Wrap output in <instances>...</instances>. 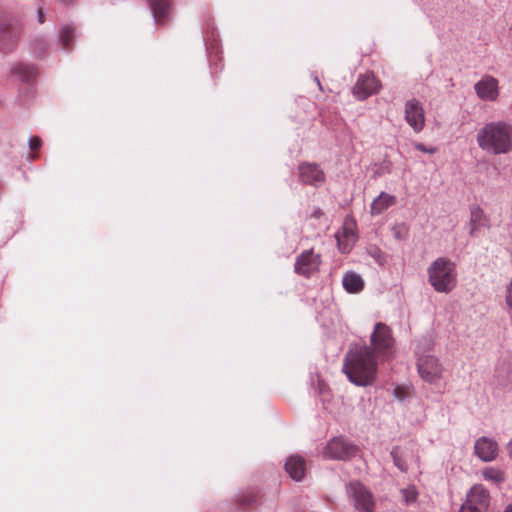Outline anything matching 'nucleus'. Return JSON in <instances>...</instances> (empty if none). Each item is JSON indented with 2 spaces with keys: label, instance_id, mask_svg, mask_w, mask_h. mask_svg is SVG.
Listing matches in <instances>:
<instances>
[{
  "label": "nucleus",
  "instance_id": "29",
  "mask_svg": "<svg viewBox=\"0 0 512 512\" xmlns=\"http://www.w3.org/2000/svg\"><path fill=\"white\" fill-rule=\"evenodd\" d=\"M41 140L38 137H31L29 139V147L31 150H37L41 146Z\"/></svg>",
  "mask_w": 512,
  "mask_h": 512
},
{
  "label": "nucleus",
  "instance_id": "30",
  "mask_svg": "<svg viewBox=\"0 0 512 512\" xmlns=\"http://www.w3.org/2000/svg\"><path fill=\"white\" fill-rule=\"evenodd\" d=\"M344 236L348 241L354 242L356 237L352 229L348 230V228L344 227L343 229Z\"/></svg>",
  "mask_w": 512,
  "mask_h": 512
},
{
  "label": "nucleus",
  "instance_id": "14",
  "mask_svg": "<svg viewBox=\"0 0 512 512\" xmlns=\"http://www.w3.org/2000/svg\"><path fill=\"white\" fill-rule=\"evenodd\" d=\"M475 455L483 462H491L498 455V443L489 437L482 436L474 444Z\"/></svg>",
  "mask_w": 512,
  "mask_h": 512
},
{
  "label": "nucleus",
  "instance_id": "27",
  "mask_svg": "<svg viewBox=\"0 0 512 512\" xmlns=\"http://www.w3.org/2000/svg\"><path fill=\"white\" fill-rule=\"evenodd\" d=\"M368 255L373 258L378 264L382 265L386 261L385 254L377 246H371L367 249Z\"/></svg>",
  "mask_w": 512,
  "mask_h": 512
},
{
  "label": "nucleus",
  "instance_id": "33",
  "mask_svg": "<svg viewBox=\"0 0 512 512\" xmlns=\"http://www.w3.org/2000/svg\"><path fill=\"white\" fill-rule=\"evenodd\" d=\"M38 22L42 24L44 22V12L42 8H38L37 10Z\"/></svg>",
  "mask_w": 512,
  "mask_h": 512
},
{
  "label": "nucleus",
  "instance_id": "34",
  "mask_svg": "<svg viewBox=\"0 0 512 512\" xmlns=\"http://www.w3.org/2000/svg\"><path fill=\"white\" fill-rule=\"evenodd\" d=\"M507 452H508L509 458L512 460V439L507 444Z\"/></svg>",
  "mask_w": 512,
  "mask_h": 512
},
{
  "label": "nucleus",
  "instance_id": "36",
  "mask_svg": "<svg viewBox=\"0 0 512 512\" xmlns=\"http://www.w3.org/2000/svg\"><path fill=\"white\" fill-rule=\"evenodd\" d=\"M502 512H512V501L505 505Z\"/></svg>",
  "mask_w": 512,
  "mask_h": 512
},
{
  "label": "nucleus",
  "instance_id": "21",
  "mask_svg": "<svg viewBox=\"0 0 512 512\" xmlns=\"http://www.w3.org/2000/svg\"><path fill=\"white\" fill-rule=\"evenodd\" d=\"M470 235L473 236L475 231L479 227H483L487 225V219L484 211L478 205H473L470 207Z\"/></svg>",
  "mask_w": 512,
  "mask_h": 512
},
{
  "label": "nucleus",
  "instance_id": "1",
  "mask_svg": "<svg viewBox=\"0 0 512 512\" xmlns=\"http://www.w3.org/2000/svg\"><path fill=\"white\" fill-rule=\"evenodd\" d=\"M376 357L369 346L353 344L345 355L343 372L354 385L369 386L374 383L377 376L378 363Z\"/></svg>",
  "mask_w": 512,
  "mask_h": 512
},
{
  "label": "nucleus",
  "instance_id": "10",
  "mask_svg": "<svg viewBox=\"0 0 512 512\" xmlns=\"http://www.w3.org/2000/svg\"><path fill=\"white\" fill-rule=\"evenodd\" d=\"M404 119L415 133H420L426 122L423 105L417 99H410L404 105Z\"/></svg>",
  "mask_w": 512,
  "mask_h": 512
},
{
  "label": "nucleus",
  "instance_id": "12",
  "mask_svg": "<svg viewBox=\"0 0 512 512\" xmlns=\"http://www.w3.org/2000/svg\"><path fill=\"white\" fill-rule=\"evenodd\" d=\"M474 90L480 100L494 102L500 93L499 81L491 75H485L475 83Z\"/></svg>",
  "mask_w": 512,
  "mask_h": 512
},
{
  "label": "nucleus",
  "instance_id": "6",
  "mask_svg": "<svg viewBox=\"0 0 512 512\" xmlns=\"http://www.w3.org/2000/svg\"><path fill=\"white\" fill-rule=\"evenodd\" d=\"M347 494L353 500L355 508L360 512H373L374 500L372 493L360 482L352 481L347 486Z\"/></svg>",
  "mask_w": 512,
  "mask_h": 512
},
{
  "label": "nucleus",
  "instance_id": "8",
  "mask_svg": "<svg viewBox=\"0 0 512 512\" xmlns=\"http://www.w3.org/2000/svg\"><path fill=\"white\" fill-rule=\"evenodd\" d=\"M417 369L420 377L430 384L438 382L443 373V367L438 358L433 355L419 356Z\"/></svg>",
  "mask_w": 512,
  "mask_h": 512
},
{
  "label": "nucleus",
  "instance_id": "26",
  "mask_svg": "<svg viewBox=\"0 0 512 512\" xmlns=\"http://www.w3.org/2000/svg\"><path fill=\"white\" fill-rule=\"evenodd\" d=\"M391 457L393 459L394 465L402 472H406L408 467L405 463V461L400 456V449L399 447H394L391 450Z\"/></svg>",
  "mask_w": 512,
  "mask_h": 512
},
{
  "label": "nucleus",
  "instance_id": "3",
  "mask_svg": "<svg viewBox=\"0 0 512 512\" xmlns=\"http://www.w3.org/2000/svg\"><path fill=\"white\" fill-rule=\"evenodd\" d=\"M428 281L436 292L449 293L457 283L456 265L448 258L434 260L427 269Z\"/></svg>",
  "mask_w": 512,
  "mask_h": 512
},
{
  "label": "nucleus",
  "instance_id": "17",
  "mask_svg": "<svg viewBox=\"0 0 512 512\" xmlns=\"http://www.w3.org/2000/svg\"><path fill=\"white\" fill-rule=\"evenodd\" d=\"M10 73L12 77L21 82H30L35 79L37 70L34 66L18 63L11 67Z\"/></svg>",
  "mask_w": 512,
  "mask_h": 512
},
{
  "label": "nucleus",
  "instance_id": "32",
  "mask_svg": "<svg viewBox=\"0 0 512 512\" xmlns=\"http://www.w3.org/2000/svg\"><path fill=\"white\" fill-rule=\"evenodd\" d=\"M57 1L64 6H73L76 4V0H57Z\"/></svg>",
  "mask_w": 512,
  "mask_h": 512
},
{
  "label": "nucleus",
  "instance_id": "39",
  "mask_svg": "<svg viewBox=\"0 0 512 512\" xmlns=\"http://www.w3.org/2000/svg\"><path fill=\"white\" fill-rule=\"evenodd\" d=\"M315 81H316V83H317L318 87H319L320 89H322V86H321V83H320V80H319V78H318V77H315Z\"/></svg>",
  "mask_w": 512,
  "mask_h": 512
},
{
  "label": "nucleus",
  "instance_id": "22",
  "mask_svg": "<svg viewBox=\"0 0 512 512\" xmlns=\"http://www.w3.org/2000/svg\"><path fill=\"white\" fill-rule=\"evenodd\" d=\"M483 479L494 485H500L506 480L505 472L496 467H486L482 470Z\"/></svg>",
  "mask_w": 512,
  "mask_h": 512
},
{
  "label": "nucleus",
  "instance_id": "28",
  "mask_svg": "<svg viewBox=\"0 0 512 512\" xmlns=\"http://www.w3.org/2000/svg\"><path fill=\"white\" fill-rule=\"evenodd\" d=\"M413 146L415 149L427 154H434L437 151L436 147H426L424 144L419 142L413 143Z\"/></svg>",
  "mask_w": 512,
  "mask_h": 512
},
{
  "label": "nucleus",
  "instance_id": "13",
  "mask_svg": "<svg viewBox=\"0 0 512 512\" xmlns=\"http://www.w3.org/2000/svg\"><path fill=\"white\" fill-rule=\"evenodd\" d=\"M298 170L300 182L305 185L319 187L325 182V173L318 164L301 163Z\"/></svg>",
  "mask_w": 512,
  "mask_h": 512
},
{
  "label": "nucleus",
  "instance_id": "19",
  "mask_svg": "<svg viewBox=\"0 0 512 512\" xmlns=\"http://www.w3.org/2000/svg\"><path fill=\"white\" fill-rule=\"evenodd\" d=\"M344 289L349 293H358L364 288L362 277L353 271L346 272L342 279Z\"/></svg>",
  "mask_w": 512,
  "mask_h": 512
},
{
  "label": "nucleus",
  "instance_id": "4",
  "mask_svg": "<svg viewBox=\"0 0 512 512\" xmlns=\"http://www.w3.org/2000/svg\"><path fill=\"white\" fill-rule=\"evenodd\" d=\"M370 342L369 348L380 360H387L392 355L395 339L391 328L385 323L378 322L374 325Z\"/></svg>",
  "mask_w": 512,
  "mask_h": 512
},
{
  "label": "nucleus",
  "instance_id": "23",
  "mask_svg": "<svg viewBox=\"0 0 512 512\" xmlns=\"http://www.w3.org/2000/svg\"><path fill=\"white\" fill-rule=\"evenodd\" d=\"M75 37V28L72 25H62L59 29V40L64 49H67Z\"/></svg>",
  "mask_w": 512,
  "mask_h": 512
},
{
  "label": "nucleus",
  "instance_id": "38",
  "mask_svg": "<svg viewBox=\"0 0 512 512\" xmlns=\"http://www.w3.org/2000/svg\"><path fill=\"white\" fill-rule=\"evenodd\" d=\"M252 502H254L253 498H249V499L243 501V503H245V504H250Z\"/></svg>",
  "mask_w": 512,
  "mask_h": 512
},
{
  "label": "nucleus",
  "instance_id": "15",
  "mask_svg": "<svg viewBox=\"0 0 512 512\" xmlns=\"http://www.w3.org/2000/svg\"><path fill=\"white\" fill-rule=\"evenodd\" d=\"M147 4L156 24L163 25L169 21L172 14L170 0H147Z\"/></svg>",
  "mask_w": 512,
  "mask_h": 512
},
{
  "label": "nucleus",
  "instance_id": "20",
  "mask_svg": "<svg viewBox=\"0 0 512 512\" xmlns=\"http://www.w3.org/2000/svg\"><path fill=\"white\" fill-rule=\"evenodd\" d=\"M19 29H3L0 31V48L3 51L12 50L19 39Z\"/></svg>",
  "mask_w": 512,
  "mask_h": 512
},
{
  "label": "nucleus",
  "instance_id": "37",
  "mask_svg": "<svg viewBox=\"0 0 512 512\" xmlns=\"http://www.w3.org/2000/svg\"><path fill=\"white\" fill-rule=\"evenodd\" d=\"M321 215V210L320 209H317L313 212V216L315 217H319Z\"/></svg>",
  "mask_w": 512,
  "mask_h": 512
},
{
  "label": "nucleus",
  "instance_id": "2",
  "mask_svg": "<svg viewBox=\"0 0 512 512\" xmlns=\"http://www.w3.org/2000/svg\"><path fill=\"white\" fill-rule=\"evenodd\" d=\"M479 148L493 155L512 151V125L506 121L485 123L476 135Z\"/></svg>",
  "mask_w": 512,
  "mask_h": 512
},
{
  "label": "nucleus",
  "instance_id": "18",
  "mask_svg": "<svg viewBox=\"0 0 512 512\" xmlns=\"http://www.w3.org/2000/svg\"><path fill=\"white\" fill-rule=\"evenodd\" d=\"M396 203V197L385 192H381L371 204V214L380 215L389 207Z\"/></svg>",
  "mask_w": 512,
  "mask_h": 512
},
{
  "label": "nucleus",
  "instance_id": "7",
  "mask_svg": "<svg viewBox=\"0 0 512 512\" xmlns=\"http://www.w3.org/2000/svg\"><path fill=\"white\" fill-rule=\"evenodd\" d=\"M380 89L381 83L379 79L372 72H366L358 76L352 88V94L357 100L363 101L377 94Z\"/></svg>",
  "mask_w": 512,
  "mask_h": 512
},
{
  "label": "nucleus",
  "instance_id": "35",
  "mask_svg": "<svg viewBox=\"0 0 512 512\" xmlns=\"http://www.w3.org/2000/svg\"><path fill=\"white\" fill-rule=\"evenodd\" d=\"M393 232H394L395 238H397V239H403L404 238V236H402L401 232L399 230H397V228H394Z\"/></svg>",
  "mask_w": 512,
  "mask_h": 512
},
{
  "label": "nucleus",
  "instance_id": "25",
  "mask_svg": "<svg viewBox=\"0 0 512 512\" xmlns=\"http://www.w3.org/2000/svg\"><path fill=\"white\" fill-rule=\"evenodd\" d=\"M401 494L406 505H411L418 499V491L413 485L401 489Z\"/></svg>",
  "mask_w": 512,
  "mask_h": 512
},
{
  "label": "nucleus",
  "instance_id": "11",
  "mask_svg": "<svg viewBox=\"0 0 512 512\" xmlns=\"http://www.w3.org/2000/svg\"><path fill=\"white\" fill-rule=\"evenodd\" d=\"M320 264V254L315 253L312 249L305 250L297 256L294 271L298 275L309 278L313 273L319 270Z\"/></svg>",
  "mask_w": 512,
  "mask_h": 512
},
{
  "label": "nucleus",
  "instance_id": "24",
  "mask_svg": "<svg viewBox=\"0 0 512 512\" xmlns=\"http://www.w3.org/2000/svg\"><path fill=\"white\" fill-rule=\"evenodd\" d=\"M433 345L434 342L431 336H423L421 339H419L418 344L416 346L417 357L426 356L425 353L432 350Z\"/></svg>",
  "mask_w": 512,
  "mask_h": 512
},
{
  "label": "nucleus",
  "instance_id": "31",
  "mask_svg": "<svg viewBox=\"0 0 512 512\" xmlns=\"http://www.w3.org/2000/svg\"><path fill=\"white\" fill-rule=\"evenodd\" d=\"M339 249L342 253H347L350 251V246L348 244H343L339 237H337Z\"/></svg>",
  "mask_w": 512,
  "mask_h": 512
},
{
  "label": "nucleus",
  "instance_id": "16",
  "mask_svg": "<svg viewBox=\"0 0 512 512\" xmlns=\"http://www.w3.org/2000/svg\"><path fill=\"white\" fill-rule=\"evenodd\" d=\"M285 470L293 480L297 482L303 480L306 471L304 459L299 455L288 457L285 463Z\"/></svg>",
  "mask_w": 512,
  "mask_h": 512
},
{
  "label": "nucleus",
  "instance_id": "5",
  "mask_svg": "<svg viewBox=\"0 0 512 512\" xmlns=\"http://www.w3.org/2000/svg\"><path fill=\"white\" fill-rule=\"evenodd\" d=\"M490 504V494L483 485H474L467 494L466 502L459 512H486Z\"/></svg>",
  "mask_w": 512,
  "mask_h": 512
},
{
  "label": "nucleus",
  "instance_id": "9",
  "mask_svg": "<svg viewBox=\"0 0 512 512\" xmlns=\"http://www.w3.org/2000/svg\"><path fill=\"white\" fill-rule=\"evenodd\" d=\"M357 453V447L346 441L343 437H334L326 445L323 451L325 458L346 460Z\"/></svg>",
  "mask_w": 512,
  "mask_h": 512
}]
</instances>
